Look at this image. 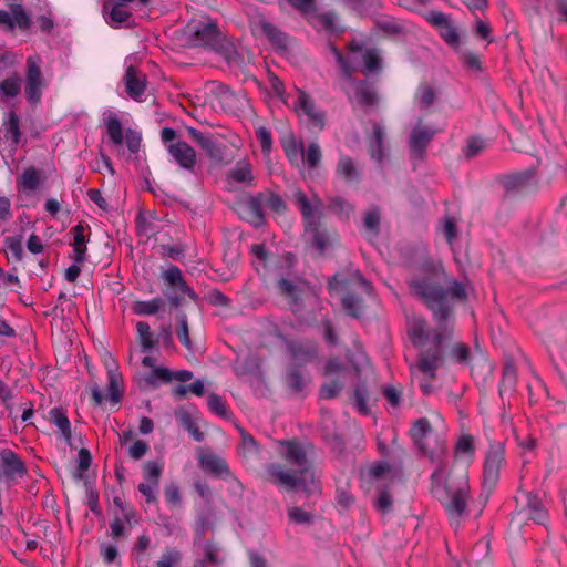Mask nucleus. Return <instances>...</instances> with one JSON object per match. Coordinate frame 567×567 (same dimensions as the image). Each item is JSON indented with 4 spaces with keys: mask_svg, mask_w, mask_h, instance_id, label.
<instances>
[{
    "mask_svg": "<svg viewBox=\"0 0 567 567\" xmlns=\"http://www.w3.org/2000/svg\"><path fill=\"white\" fill-rule=\"evenodd\" d=\"M50 422L53 423L60 431L62 436L66 440H71V424L62 409L53 408L49 412Z\"/></svg>",
    "mask_w": 567,
    "mask_h": 567,
    "instance_id": "obj_35",
    "label": "nucleus"
},
{
    "mask_svg": "<svg viewBox=\"0 0 567 567\" xmlns=\"http://www.w3.org/2000/svg\"><path fill=\"white\" fill-rule=\"evenodd\" d=\"M254 181L255 178L251 172V165L246 161H238L236 165L227 172L228 183L252 186Z\"/></svg>",
    "mask_w": 567,
    "mask_h": 567,
    "instance_id": "obj_23",
    "label": "nucleus"
},
{
    "mask_svg": "<svg viewBox=\"0 0 567 567\" xmlns=\"http://www.w3.org/2000/svg\"><path fill=\"white\" fill-rule=\"evenodd\" d=\"M287 350L297 367L310 363L317 357V343L309 339L288 341Z\"/></svg>",
    "mask_w": 567,
    "mask_h": 567,
    "instance_id": "obj_16",
    "label": "nucleus"
},
{
    "mask_svg": "<svg viewBox=\"0 0 567 567\" xmlns=\"http://www.w3.org/2000/svg\"><path fill=\"white\" fill-rule=\"evenodd\" d=\"M504 446L501 443H492L485 456L483 467L482 488L485 493V501L495 488L498 477L499 468L504 461Z\"/></svg>",
    "mask_w": 567,
    "mask_h": 567,
    "instance_id": "obj_6",
    "label": "nucleus"
},
{
    "mask_svg": "<svg viewBox=\"0 0 567 567\" xmlns=\"http://www.w3.org/2000/svg\"><path fill=\"white\" fill-rule=\"evenodd\" d=\"M188 135L189 137L198 145L200 146L205 152L210 147V145L215 142L212 135L204 134L203 132L194 128L188 127Z\"/></svg>",
    "mask_w": 567,
    "mask_h": 567,
    "instance_id": "obj_59",
    "label": "nucleus"
},
{
    "mask_svg": "<svg viewBox=\"0 0 567 567\" xmlns=\"http://www.w3.org/2000/svg\"><path fill=\"white\" fill-rule=\"evenodd\" d=\"M432 492L441 503L452 524L458 527L460 519L464 515L470 498V486L465 478L457 484L449 483L444 468L439 465L431 475Z\"/></svg>",
    "mask_w": 567,
    "mask_h": 567,
    "instance_id": "obj_3",
    "label": "nucleus"
},
{
    "mask_svg": "<svg viewBox=\"0 0 567 567\" xmlns=\"http://www.w3.org/2000/svg\"><path fill=\"white\" fill-rule=\"evenodd\" d=\"M178 327L176 330V336L179 342L185 346L187 349L192 348V340L189 338V329H188V320L185 312H178L176 316Z\"/></svg>",
    "mask_w": 567,
    "mask_h": 567,
    "instance_id": "obj_43",
    "label": "nucleus"
},
{
    "mask_svg": "<svg viewBox=\"0 0 567 567\" xmlns=\"http://www.w3.org/2000/svg\"><path fill=\"white\" fill-rule=\"evenodd\" d=\"M534 179V172L528 169L522 173L506 176L503 186L507 195L524 192Z\"/></svg>",
    "mask_w": 567,
    "mask_h": 567,
    "instance_id": "obj_21",
    "label": "nucleus"
},
{
    "mask_svg": "<svg viewBox=\"0 0 567 567\" xmlns=\"http://www.w3.org/2000/svg\"><path fill=\"white\" fill-rule=\"evenodd\" d=\"M419 258L411 264L416 271L408 279V286L433 313L437 329L429 327L425 319L415 317L409 326L412 344L420 350L419 361L411 365V373L417 379L424 394L433 391L431 380L443 362V341L450 339L453 322V300H464L466 291L460 281L447 278L442 265L430 258L424 248H417Z\"/></svg>",
    "mask_w": 567,
    "mask_h": 567,
    "instance_id": "obj_1",
    "label": "nucleus"
},
{
    "mask_svg": "<svg viewBox=\"0 0 567 567\" xmlns=\"http://www.w3.org/2000/svg\"><path fill=\"white\" fill-rule=\"evenodd\" d=\"M293 109L299 116H306L309 125L322 130L326 124V113L316 107L312 99L302 90H297Z\"/></svg>",
    "mask_w": 567,
    "mask_h": 567,
    "instance_id": "obj_10",
    "label": "nucleus"
},
{
    "mask_svg": "<svg viewBox=\"0 0 567 567\" xmlns=\"http://www.w3.org/2000/svg\"><path fill=\"white\" fill-rule=\"evenodd\" d=\"M307 287V281L298 276L281 277L277 281V289L280 296L288 300L292 312H298L302 309L301 296Z\"/></svg>",
    "mask_w": 567,
    "mask_h": 567,
    "instance_id": "obj_8",
    "label": "nucleus"
},
{
    "mask_svg": "<svg viewBox=\"0 0 567 567\" xmlns=\"http://www.w3.org/2000/svg\"><path fill=\"white\" fill-rule=\"evenodd\" d=\"M199 463H200V466L205 471H207L216 476H219L223 478H226L227 476H231V473H230L227 462L224 458H221L215 454L203 455L199 458Z\"/></svg>",
    "mask_w": 567,
    "mask_h": 567,
    "instance_id": "obj_26",
    "label": "nucleus"
},
{
    "mask_svg": "<svg viewBox=\"0 0 567 567\" xmlns=\"http://www.w3.org/2000/svg\"><path fill=\"white\" fill-rule=\"evenodd\" d=\"M41 63L39 55H30L27 59L25 99L30 104H38L41 101L45 86Z\"/></svg>",
    "mask_w": 567,
    "mask_h": 567,
    "instance_id": "obj_7",
    "label": "nucleus"
},
{
    "mask_svg": "<svg viewBox=\"0 0 567 567\" xmlns=\"http://www.w3.org/2000/svg\"><path fill=\"white\" fill-rule=\"evenodd\" d=\"M165 305V301L161 297L153 298L147 301H135L132 305V311L137 316H153L157 313Z\"/></svg>",
    "mask_w": 567,
    "mask_h": 567,
    "instance_id": "obj_32",
    "label": "nucleus"
},
{
    "mask_svg": "<svg viewBox=\"0 0 567 567\" xmlns=\"http://www.w3.org/2000/svg\"><path fill=\"white\" fill-rule=\"evenodd\" d=\"M435 97V91L432 86L427 84H422L419 86L416 92V99L419 100L421 107H430L434 103Z\"/></svg>",
    "mask_w": 567,
    "mask_h": 567,
    "instance_id": "obj_55",
    "label": "nucleus"
},
{
    "mask_svg": "<svg viewBox=\"0 0 567 567\" xmlns=\"http://www.w3.org/2000/svg\"><path fill=\"white\" fill-rule=\"evenodd\" d=\"M0 467L3 470L1 481L7 486L13 485L18 477H23L27 474L24 462L10 449H2L0 451Z\"/></svg>",
    "mask_w": 567,
    "mask_h": 567,
    "instance_id": "obj_9",
    "label": "nucleus"
},
{
    "mask_svg": "<svg viewBox=\"0 0 567 567\" xmlns=\"http://www.w3.org/2000/svg\"><path fill=\"white\" fill-rule=\"evenodd\" d=\"M385 130L380 123L372 124V134L369 138V152L371 157L381 162L384 157Z\"/></svg>",
    "mask_w": 567,
    "mask_h": 567,
    "instance_id": "obj_24",
    "label": "nucleus"
},
{
    "mask_svg": "<svg viewBox=\"0 0 567 567\" xmlns=\"http://www.w3.org/2000/svg\"><path fill=\"white\" fill-rule=\"evenodd\" d=\"M175 415L179 425L185 429L196 442H202L204 440V433L199 430L189 412L181 410L177 411Z\"/></svg>",
    "mask_w": 567,
    "mask_h": 567,
    "instance_id": "obj_33",
    "label": "nucleus"
},
{
    "mask_svg": "<svg viewBox=\"0 0 567 567\" xmlns=\"http://www.w3.org/2000/svg\"><path fill=\"white\" fill-rule=\"evenodd\" d=\"M381 213L377 206H371L364 215L363 225L364 228L371 231L373 235H378L380 230Z\"/></svg>",
    "mask_w": 567,
    "mask_h": 567,
    "instance_id": "obj_41",
    "label": "nucleus"
},
{
    "mask_svg": "<svg viewBox=\"0 0 567 567\" xmlns=\"http://www.w3.org/2000/svg\"><path fill=\"white\" fill-rule=\"evenodd\" d=\"M368 390L364 384H357L353 390V401L358 411L365 415L369 413V406L367 404Z\"/></svg>",
    "mask_w": 567,
    "mask_h": 567,
    "instance_id": "obj_53",
    "label": "nucleus"
},
{
    "mask_svg": "<svg viewBox=\"0 0 567 567\" xmlns=\"http://www.w3.org/2000/svg\"><path fill=\"white\" fill-rule=\"evenodd\" d=\"M517 371L513 362H506L503 368L502 379L499 382V396L504 401L507 396H512L516 390Z\"/></svg>",
    "mask_w": 567,
    "mask_h": 567,
    "instance_id": "obj_25",
    "label": "nucleus"
},
{
    "mask_svg": "<svg viewBox=\"0 0 567 567\" xmlns=\"http://www.w3.org/2000/svg\"><path fill=\"white\" fill-rule=\"evenodd\" d=\"M241 212L248 223L254 227H260L265 224L264 203L260 192L256 195H249L240 204Z\"/></svg>",
    "mask_w": 567,
    "mask_h": 567,
    "instance_id": "obj_18",
    "label": "nucleus"
},
{
    "mask_svg": "<svg viewBox=\"0 0 567 567\" xmlns=\"http://www.w3.org/2000/svg\"><path fill=\"white\" fill-rule=\"evenodd\" d=\"M292 200L301 214L305 231L311 236L313 247L321 254L324 252L332 245L336 234L323 228L319 218L316 217L322 206V200L317 195L311 199L308 198L301 189L293 192Z\"/></svg>",
    "mask_w": 567,
    "mask_h": 567,
    "instance_id": "obj_4",
    "label": "nucleus"
},
{
    "mask_svg": "<svg viewBox=\"0 0 567 567\" xmlns=\"http://www.w3.org/2000/svg\"><path fill=\"white\" fill-rule=\"evenodd\" d=\"M262 197L264 208L268 207L275 213H284L287 209V205L282 197L269 189L260 192Z\"/></svg>",
    "mask_w": 567,
    "mask_h": 567,
    "instance_id": "obj_39",
    "label": "nucleus"
},
{
    "mask_svg": "<svg viewBox=\"0 0 567 567\" xmlns=\"http://www.w3.org/2000/svg\"><path fill=\"white\" fill-rule=\"evenodd\" d=\"M410 433L416 447L426 455L433 464L442 465L441 457L445 454L446 444L437 433H434L429 420L425 417L416 420Z\"/></svg>",
    "mask_w": 567,
    "mask_h": 567,
    "instance_id": "obj_5",
    "label": "nucleus"
},
{
    "mask_svg": "<svg viewBox=\"0 0 567 567\" xmlns=\"http://www.w3.org/2000/svg\"><path fill=\"white\" fill-rule=\"evenodd\" d=\"M188 135L189 137L198 145L200 146L205 152L210 147V145L215 142L212 135L204 134L203 132L194 128L188 127Z\"/></svg>",
    "mask_w": 567,
    "mask_h": 567,
    "instance_id": "obj_57",
    "label": "nucleus"
},
{
    "mask_svg": "<svg viewBox=\"0 0 567 567\" xmlns=\"http://www.w3.org/2000/svg\"><path fill=\"white\" fill-rule=\"evenodd\" d=\"M288 388L293 393H301L307 385V378L303 372L297 365H291L286 372L285 377Z\"/></svg>",
    "mask_w": 567,
    "mask_h": 567,
    "instance_id": "obj_31",
    "label": "nucleus"
},
{
    "mask_svg": "<svg viewBox=\"0 0 567 567\" xmlns=\"http://www.w3.org/2000/svg\"><path fill=\"white\" fill-rule=\"evenodd\" d=\"M336 174L338 177L344 179L346 182L352 183L359 181V171L353 162V159L348 155H341L339 157Z\"/></svg>",
    "mask_w": 567,
    "mask_h": 567,
    "instance_id": "obj_28",
    "label": "nucleus"
},
{
    "mask_svg": "<svg viewBox=\"0 0 567 567\" xmlns=\"http://www.w3.org/2000/svg\"><path fill=\"white\" fill-rule=\"evenodd\" d=\"M136 332L138 334L141 346H142V352L147 353L150 352L155 344V341L153 340L151 327L145 321H138L136 323Z\"/></svg>",
    "mask_w": 567,
    "mask_h": 567,
    "instance_id": "obj_40",
    "label": "nucleus"
},
{
    "mask_svg": "<svg viewBox=\"0 0 567 567\" xmlns=\"http://www.w3.org/2000/svg\"><path fill=\"white\" fill-rule=\"evenodd\" d=\"M6 130L10 138L18 143L20 140V127H19V117L18 115L11 111L8 114V121L6 123Z\"/></svg>",
    "mask_w": 567,
    "mask_h": 567,
    "instance_id": "obj_61",
    "label": "nucleus"
},
{
    "mask_svg": "<svg viewBox=\"0 0 567 567\" xmlns=\"http://www.w3.org/2000/svg\"><path fill=\"white\" fill-rule=\"evenodd\" d=\"M439 33L447 45H450L454 49H457L460 47L461 41H460L458 30L452 23V21H450L445 25H443L439 30Z\"/></svg>",
    "mask_w": 567,
    "mask_h": 567,
    "instance_id": "obj_45",
    "label": "nucleus"
},
{
    "mask_svg": "<svg viewBox=\"0 0 567 567\" xmlns=\"http://www.w3.org/2000/svg\"><path fill=\"white\" fill-rule=\"evenodd\" d=\"M216 522V512L208 502L197 509V517L194 524L195 543L202 542L207 530L212 529Z\"/></svg>",
    "mask_w": 567,
    "mask_h": 567,
    "instance_id": "obj_20",
    "label": "nucleus"
},
{
    "mask_svg": "<svg viewBox=\"0 0 567 567\" xmlns=\"http://www.w3.org/2000/svg\"><path fill=\"white\" fill-rule=\"evenodd\" d=\"M441 231L443 233L447 244L452 246L457 237V226L455 220L452 217H445L442 223Z\"/></svg>",
    "mask_w": 567,
    "mask_h": 567,
    "instance_id": "obj_60",
    "label": "nucleus"
},
{
    "mask_svg": "<svg viewBox=\"0 0 567 567\" xmlns=\"http://www.w3.org/2000/svg\"><path fill=\"white\" fill-rule=\"evenodd\" d=\"M4 246L7 250L11 254V256L17 260L20 261L23 257V248H22V240L18 237H8L4 240Z\"/></svg>",
    "mask_w": 567,
    "mask_h": 567,
    "instance_id": "obj_62",
    "label": "nucleus"
},
{
    "mask_svg": "<svg viewBox=\"0 0 567 567\" xmlns=\"http://www.w3.org/2000/svg\"><path fill=\"white\" fill-rule=\"evenodd\" d=\"M288 517L290 522L300 525H310L313 522V515L301 507L289 508Z\"/></svg>",
    "mask_w": 567,
    "mask_h": 567,
    "instance_id": "obj_56",
    "label": "nucleus"
},
{
    "mask_svg": "<svg viewBox=\"0 0 567 567\" xmlns=\"http://www.w3.org/2000/svg\"><path fill=\"white\" fill-rule=\"evenodd\" d=\"M109 17L112 22L121 24L128 20L131 13L124 8V4L116 2L111 9Z\"/></svg>",
    "mask_w": 567,
    "mask_h": 567,
    "instance_id": "obj_63",
    "label": "nucleus"
},
{
    "mask_svg": "<svg viewBox=\"0 0 567 567\" xmlns=\"http://www.w3.org/2000/svg\"><path fill=\"white\" fill-rule=\"evenodd\" d=\"M436 131L427 127L417 125L411 132L409 140L410 155L412 161H422L425 154V150L435 136Z\"/></svg>",
    "mask_w": 567,
    "mask_h": 567,
    "instance_id": "obj_13",
    "label": "nucleus"
},
{
    "mask_svg": "<svg viewBox=\"0 0 567 567\" xmlns=\"http://www.w3.org/2000/svg\"><path fill=\"white\" fill-rule=\"evenodd\" d=\"M365 74L378 72L381 69V59L375 50H365L362 54Z\"/></svg>",
    "mask_w": 567,
    "mask_h": 567,
    "instance_id": "obj_52",
    "label": "nucleus"
},
{
    "mask_svg": "<svg viewBox=\"0 0 567 567\" xmlns=\"http://www.w3.org/2000/svg\"><path fill=\"white\" fill-rule=\"evenodd\" d=\"M374 505H375L377 511L382 515L388 514L392 511V505H393L392 495L390 494L386 486H382V487L378 488V496H377Z\"/></svg>",
    "mask_w": 567,
    "mask_h": 567,
    "instance_id": "obj_44",
    "label": "nucleus"
},
{
    "mask_svg": "<svg viewBox=\"0 0 567 567\" xmlns=\"http://www.w3.org/2000/svg\"><path fill=\"white\" fill-rule=\"evenodd\" d=\"M331 52L336 59L341 75L346 80L352 81L353 73L358 70L355 58L353 55L344 58L334 45H331Z\"/></svg>",
    "mask_w": 567,
    "mask_h": 567,
    "instance_id": "obj_30",
    "label": "nucleus"
},
{
    "mask_svg": "<svg viewBox=\"0 0 567 567\" xmlns=\"http://www.w3.org/2000/svg\"><path fill=\"white\" fill-rule=\"evenodd\" d=\"M109 140L114 145H121L124 142L123 126L115 114H110L105 121Z\"/></svg>",
    "mask_w": 567,
    "mask_h": 567,
    "instance_id": "obj_37",
    "label": "nucleus"
},
{
    "mask_svg": "<svg viewBox=\"0 0 567 567\" xmlns=\"http://www.w3.org/2000/svg\"><path fill=\"white\" fill-rule=\"evenodd\" d=\"M221 34L216 23L199 22L192 31V41L196 47L219 51Z\"/></svg>",
    "mask_w": 567,
    "mask_h": 567,
    "instance_id": "obj_11",
    "label": "nucleus"
},
{
    "mask_svg": "<svg viewBox=\"0 0 567 567\" xmlns=\"http://www.w3.org/2000/svg\"><path fill=\"white\" fill-rule=\"evenodd\" d=\"M207 404L209 406V410L213 413H215L216 415H218L223 419L229 417V411L227 409V404L220 395H218L216 393H210L207 399Z\"/></svg>",
    "mask_w": 567,
    "mask_h": 567,
    "instance_id": "obj_50",
    "label": "nucleus"
},
{
    "mask_svg": "<svg viewBox=\"0 0 567 567\" xmlns=\"http://www.w3.org/2000/svg\"><path fill=\"white\" fill-rule=\"evenodd\" d=\"M217 52L220 53L225 58L226 62L229 65L238 66L243 63L241 55L238 53V51L235 49V47L229 42L221 40L219 51H217Z\"/></svg>",
    "mask_w": 567,
    "mask_h": 567,
    "instance_id": "obj_49",
    "label": "nucleus"
},
{
    "mask_svg": "<svg viewBox=\"0 0 567 567\" xmlns=\"http://www.w3.org/2000/svg\"><path fill=\"white\" fill-rule=\"evenodd\" d=\"M173 380V372L167 368L155 367L152 372L143 377L141 388L155 389L158 386V381L171 382Z\"/></svg>",
    "mask_w": 567,
    "mask_h": 567,
    "instance_id": "obj_29",
    "label": "nucleus"
},
{
    "mask_svg": "<svg viewBox=\"0 0 567 567\" xmlns=\"http://www.w3.org/2000/svg\"><path fill=\"white\" fill-rule=\"evenodd\" d=\"M238 432L240 434V447L243 449V453L245 456L256 455L258 453L259 446L257 441L245 431L243 427L237 426Z\"/></svg>",
    "mask_w": 567,
    "mask_h": 567,
    "instance_id": "obj_47",
    "label": "nucleus"
},
{
    "mask_svg": "<svg viewBox=\"0 0 567 567\" xmlns=\"http://www.w3.org/2000/svg\"><path fill=\"white\" fill-rule=\"evenodd\" d=\"M328 209L338 215L340 218H349L353 212V206L341 196H332L328 198Z\"/></svg>",
    "mask_w": 567,
    "mask_h": 567,
    "instance_id": "obj_38",
    "label": "nucleus"
},
{
    "mask_svg": "<svg viewBox=\"0 0 567 567\" xmlns=\"http://www.w3.org/2000/svg\"><path fill=\"white\" fill-rule=\"evenodd\" d=\"M353 95L350 96L351 103L362 107L365 113H370L379 104V96L374 84L365 80L353 82Z\"/></svg>",
    "mask_w": 567,
    "mask_h": 567,
    "instance_id": "obj_14",
    "label": "nucleus"
},
{
    "mask_svg": "<svg viewBox=\"0 0 567 567\" xmlns=\"http://www.w3.org/2000/svg\"><path fill=\"white\" fill-rule=\"evenodd\" d=\"M10 10L14 20V27L21 30H28L31 25V19L20 4H11Z\"/></svg>",
    "mask_w": 567,
    "mask_h": 567,
    "instance_id": "obj_54",
    "label": "nucleus"
},
{
    "mask_svg": "<svg viewBox=\"0 0 567 567\" xmlns=\"http://www.w3.org/2000/svg\"><path fill=\"white\" fill-rule=\"evenodd\" d=\"M342 307L347 313L355 319H359L362 315V300L360 297L354 295H346L342 300Z\"/></svg>",
    "mask_w": 567,
    "mask_h": 567,
    "instance_id": "obj_42",
    "label": "nucleus"
},
{
    "mask_svg": "<svg viewBox=\"0 0 567 567\" xmlns=\"http://www.w3.org/2000/svg\"><path fill=\"white\" fill-rule=\"evenodd\" d=\"M259 28L274 47L280 50L288 49V35L279 28L265 19L259 21Z\"/></svg>",
    "mask_w": 567,
    "mask_h": 567,
    "instance_id": "obj_27",
    "label": "nucleus"
},
{
    "mask_svg": "<svg viewBox=\"0 0 567 567\" xmlns=\"http://www.w3.org/2000/svg\"><path fill=\"white\" fill-rule=\"evenodd\" d=\"M527 506H528V509L530 512L529 517L533 520L542 524L545 520V518H546V514L543 511L542 501L538 498V496L537 495L528 494V496H527Z\"/></svg>",
    "mask_w": 567,
    "mask_h": 567,
    "instance_id": "obj_51",
    "label": "nucleus"
},
{
    "mask_svg": "<svg viewBox=\"0 0 567 567\" xmlns=\"http://www.w3.org/2000/svg\"><path fill=\"white\" fill-rule=\"evenodd\" d=\"M256 137L261 145L262 152L269 153L272 146L271 132L267 127L260 126L256 130Z\"/></svg>",
    "mask_w": 567,
    "mask_h": 567,
    "instance_id": "obj_64",
    "label": "nucleus"
},
{
    "mask_svg": "<svg viewBox=\"0 0 567 567\" xmlns=\"http://www.w3.org/2000/svg\"><path fill=\"white\" fill-rule=\"evenodd\" d=\"M188 135L189 137L198 145L200 146L205 152L210 147V145L215 142L212 135L204 134L203 132L194 128L188 127Z\"/></svg>",
    "mask_w": 567,
    "mask_h": 567,
    "instance_id": "obj_58",
    "label": "nucleus"
},
{
    "mask_svg": "<svg viewBox=\"0 0 567 567\" xmlns=\"http://www.w3.org/2000/svg\"><path fill=\"white\" fill-rule=\"evenodd\" d=\"M163 463L157 461H150L144 464V478L153 485H159V477L163 473Z\"/></svg>",
    "mask_w": 567,
    "mask_h": 567,
    "instance_id": "obj_46",
    "label": "nucleus"
},
{
    "mask_svg": "<svg viewBox=\"0 0 567 567\" xmlns=\"http://www.w3.org/2000/svg\"><path fill=\"white\" fill-rule=\"evenodd\" d=\"M218 100L225 111L230 113L244 112L249 106V100L244 90L233 91L226 85L218 87Z\"/></svg>",
    "mask_w": 567,
    "mask_h": 567,
    "instance_id": "obj_17",
    "label": "nucleus"
},
{
    "mask_svg": "<svg viewBox=\"0 0 567 567\" xmlns=\"http://www.w3.org/2000/svg\"><path fill=\"white\" fill-rule=\"evenodd\" d=\"M87 229L89 226H85L81 223L72 228L73 251L71 257L74 260V262L82 264L85 260L86 243L89 241V237L85 235V231Z\"/></svg>",
    "mask_w": 567,
    "mask_h": 567,
    "instance_id": "obj_22",
    "label": "nucleus"
},
{
    "mask_svg": "<svg viewBox=\"0 0 567 567\" xmlns=\"http://www.w3.org/2000/svg\"><path fill=\"white\" fill-rule=\"evenodd\" d=\"M302 152V159L309 168H316L319 166L321 161V148L317 142H312L308 145L307 150Z\"/></svg>",
    "mask_w": 567,
    "mask_h": 567,
    "instance_id": "obj_48",
    "label": "nucleus"
},
{
    "mask_svg": "<svg viewBox=\"0 0 567 567\" xmlns=\"http://www.w3.org/2000/svg\"><path fill=\"white\" fill-rule=\"evenodd\" d=\"M128 96L141 102L146 90V75L133 65H128L123 78Z\"/></svg>",
    "mask_w": 567,
    "mask_h": 567,
    "instance_id": "obj_19",
    "label": "nucleus"
},
{
    "mask_svg": "<svg viewBox=\"0 0 567 567\" xmlns=\"http://www.w3.org/2000/svg\"><path fill=\"white\" fill-rule=\"evenodd\" d=\"M122 378L116 370L109 368L107 370V395L104 396L100 386L94 384L91 388V396L95 405H101L104 400H109L113 404L120 403L122 399Z\"/></svg>",
    "mask_w": 567,
    "mask_h": 567,
    "instance_id": "obj_12",
    "label": "nucleus"
},
{
    "mask_svg": "<svg viewBox=\"0 0 567 567\" xmlns=\"http://www.w3.org/2000/svg\"><path fill=\"white\" fill-rule=\"evenodd\" d=\"M284 447L281 453L285 461L295 467L293 471L286 470L279 463H270L266 472L270 482L278 488L293 492L300 488L307 496L315 495L320 491L319 480L316 477L312 460L315 446L309 442L284 440L279 442Z\"/></svg>",
    "mask_w": 567,
    "mask_h": 567,
    "instance_id": "obj_2",
    "label": "nucleus"
},
{
    "mask_svg": "<svg viewBox=\"0 0 567 567\" xmlns=\"http://www.w3.org/2000/svg\"><path fill=\"white\" fill-rule=\"evenodd\" d=\"M22 80L20 75L14 72L11 76L0 82V99H13L21 92Z\"/></svg>",
    "mask_w": 567,
    "mask_h": 567,
    "instance_id": "obj_34",
    "label": "nucleus"
},
{
    "mask_svg": "<svg viewBox=\"0 0 567 567\" xmlns=\"http://www.w3.org/2000/svg\"><path fill=\"white\" fill-rule=\"evenodd\" d=\"M40 185V172L33 167L23 171L18 179L19 188L24 192H34Z\"/></svg>",
    "mask_w": 567,
    "mask_h": 567,
    "instance_id": "obj_36",
    "label": "nucleus"
},
{
    "mask_svg": "<svg viewBox=\"0 0 567 567\" xmlns=\"http://www.w3.org/2000/svg\"><path fill=\"white\" fill-rule=\"evenodd\" d=\"M167 152L174 162L183 169L194 172L197 156L195 150L185 141H176L167 145Z\"/></svg>",
    "mask_w": 567,
    "mask_h": 567,
    "instance_id": "obj_15",
    "label": "nucleus"
}]
</instances>
